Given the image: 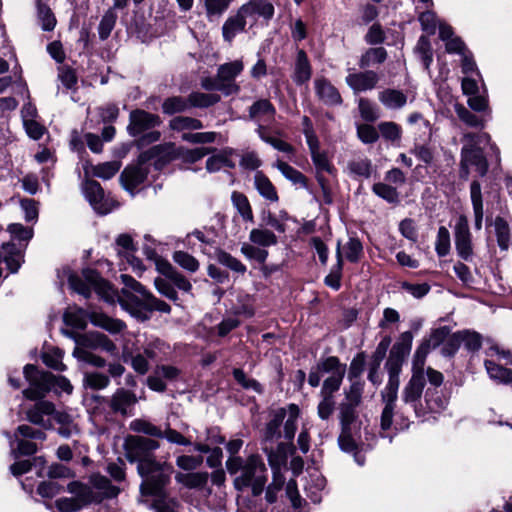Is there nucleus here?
<instances>
[{
	"label": "nucleus",
	"mask_w": 512,
	"mask_h": 512,
	"mask_svg": "<svg viewBox=\"0 0 512 512\" xmlns=\"http://www.w3.org/2000/svg\"><path fill=\"white\" fill-rule=\"evenodd\" d=\"M326 479L318 474H310L304 487L306 496L314 503L318 504L322 500V491L325 488Z\"/></svg>",
	"instance_id": "72a5a7b5"
},
{
	"label": "nucleus",
	"mask_w": 512,
	"mask_h": 512,
	"mask_svg": "<svg viewBox=\"0 0 512 512\" xmlns=\"http://www.w3.org/2000/svg\"><path fill=\"white\" fill-rule=\"evenodd\" d=\"M413 338L414 336L411 331L401 333L393 344L385 363V369L388 373V381L381 392V399L384 403V407L380 416V428L383 433L392 430L394 409L400 384L399 377L403 364L411 352Z\"/></svg>",
	"instance_id": "f257e3e1"
},
{
	"label": "nucleus",
	"mask_w": 512,
	"mask_h": 512,
	"mask_svg": "<svg viewBox=\"0 0 512 512\" xmlns=\"http://www.w3.org/2000/svg\"><path fill=\"white\" fill-rule=\"evenodd\" d=\"M160 447L159 442L143 436H128L125 441L127 459L133 463L141 464L142 461H153V452Z\"/></svg>",
	"instance_id": "f8f14e48"
},
{
	"label": "nucleus",
	"mask_w": 512,
	"mask_h": 512,
	"mask_svg": "<svg viewBox=\"0 0 512 512\" xmlns=\"http://www.w3.org/2000/svg\"><path fill=\"white\" fill-rule=\"evenodd\" d=\"M336 258V264L331 268L330 273L325 277L324 283L328 287L337 291L341 287V277L343 269V256L340 248V242H338L337 244Z\"/></svg>",
	"instance_id": "58836bf2"
},
{
	"label": "nucleus",
	"mask_w": 512,
	"mask_h": 512,
	"mask_svg": "<svg viewBox=\"0 0 512 512\" xmlns=\"http://www.w3.org/2000/svg\"><path fill=\"white\" fill-rule=\"evenodd\" d=\"M286 408H279L272 414V418L268 421L264 431V439L266 441H272L281 437L280 428L286 418Z\"/></svg>",
	"instance_id": "473e14b6"
},
{
	"label": "nucleus",
	"mask_w": 512,
	"mask_h": 512,
	"mask_svg": "<svg viewBox=\"0 0 512 512\" xmlns=\"http://www.w3.org/2000/svg\"><path fill=\"white\" fill-rule=\"evenodd\" d=\"M38 18L44 31H52L56 26V18L48 5L39 2L37 4Z\"/></svg>",
	"instance_id": "774afa93"
},
{
	"label": "nucleus",
	"mask_w": 512,
	"mask_h": 512,
	"mask_svg": "<svg viewBox=\"0 0 512 512\" xmlns=\"http://www.w3.org/2000/svg\"><path fill=\"white\" fill-rule=\"evenodd\" d=\"M245 18L255 16L270 20L274 16V6L266 0H250L238 9Z\"/></svg>",
	"instance_id": "412c9836"
},
{
	"label": "nucleus",
	"mask_w": 512,
	"mask_h": 512,
	"mask_svg": "<svg viewBox=\"0 0 512 512\" xmlns=\"http://www.w3.org/2000/svg\"><path fill=\"white\" fill-rule=\"evenodd\" d=\"M274 166L293 184L300 185L303 188L307 187V177L293 166L281 160H278Z\"/></svg>",
	"instance_id": "a19ab883"
},
{
	"label": "nucleus",
	"mask_w": 512,
	"mask_h": 512,
	"mask_svg": "<svg viewBox=\"0 0 512 512\" xmlns=\"http://www.w3.org/2000/svg\"><path fill=\"white\" fill-rule=\"evenodd\" d=\"M162 112L166 115H174L189 109L188 97L172 96L164 99L161 105Z\"/></svg>",
	"instance_id": "8fccbe9b"
},
{
	"label": "nucleus",
	"mask_w": 512,
	"mask_h": 512,
	"mask_svg": "<svg viewBox=\"0 0 512 512\" xmlns=\"http://www.w3.org/2000/svg\"><path fill=\"white\" fill-rule=\"evenodd\" d=\"M120 278L124 287L121 290L119 303L133 317L146 321L150 318V313L153 311L170 313L171 308L169 304L156 298L132 276L122 274Z\"/></svg>",
	"instance_id": "f03ea898"
},
{
	"label": "nucleus",
	"mask_w": 512,
	"mask_h": 512,
	"mask_svg": "<svg viewBox=\"0 0 512 512\" xmlns=\"http://www.w3.org/2000/svg\"><path fill=\"white\" fill-rule=\"evenodd\" d=\"M232 0H203L205 14L210 22L220 19L228 10Z\"/></svg>",
	"instance_id": "37998d69"
},
{
	"label": "nucleus",
	"mask_w": 512,
	"mask_h": 512,
	"mask_svg": "<svg viewBox=\"0 0 512 512\" xmlns=\"http://www.w3.org/2000/svg\"><path fill=\"white\" fill-rule=\"evenodd\" d=\"M253 185L258 194L267 202L273 204L279 201V195L275 185L262 171L258 170L254 174Z\"/></svg>",
	"instance_id": "393cba45"
},
{
	"label": "nucleus",
	"mask_w": 512,
	"mask_h": 512,
	"mask_svg": "<svg viewBox=\"0 0 512 512\" xmlns=\"http://www.w3.org/2000/svg\"><path fill=\"white\" fill-rule=\"evenodd\" d=\"M102 401L107 403L114 414L121 416L132 415V410L137 403L136 394L125 388H118L110 398L102 397Z\"/></svg>",
	"instance_id": "2eb2a0df"
},
{
	"label": "nucleus",
	"mask_w": 512,
	"mask_h": 512,
	"mask_svg": "<svg viewBox=\"0 0 512 512\" xmlns=\"http://www.w3.org/2000/svg\"><path fill=\"white\" fill-rule=\"evenodd\" d=\"M70 288L76 293L89 298L92 290L106 301L113 300L114 290L110 283L104 280L100 273L91 268L83 269L82 275L71 273L68 277Z\"/></svg>",
	"instance_id": "6e6552de"
},
{
	"label": "nucleus",
	"mask_w": 512,
	"mask_h": 512,
	"mask_svg": "<svg viewBox=\"0 0 512 512\" xmlns=\"http://www.w3.org/2000/svg\"><path fill=\"white\" fill-rule=\"evenodd\" d=\"M12 448L11 453L14 458L19 456H31L38 450V446L33 440L17 437L14 441L10 442Z\"/></svg>",
	"instance_id": "3c124183"
},
{
	"label": "nucleus",
	"mask_w": 512,
	"mask_h": 512,
	"mask_svg": "<svg viewBox=\"0 0 512 512\" xmlns=\"http://www.w3.org/2000/svg\"><path fill=\"white\" fill-rule=\"evenodd\" d=\"M276 114L274 105L268 99H259L255 101L248 109L249 119L259 121L261 117L267 116L273 119Z\"/></svg>",
	"instance_id": "e433bc0d"
},
{
	"label": "nucleus",
	"mask_w": 512,
	"mask_h": 512,
	"mask_svg": "<svg viewBox=\"0 0 512 512\" xmlns=\"http://www.w3.org/2000/svg\"><path fill=\"white\" fill-rule=\"evenodd\" d=\"M137 471L142 477L141 494L162 497L165 487L170 482L173 466L155 459L153 461H142L141 464L137 465Z\"/></svg>",
	"instance_id": "423d86ee"
},
{
	"label": "nucleus",
	"mask_w": 512,
	"mask_h": 512,
	"mask_svg": "<svg viewBox=\"0 0 512 512\" xmlns=\"http://www.w3.org/2000/svg\"><path fill=\"white\" fill-rule=\"evenodd\" d=\"M169 129L176 132L201 130L204 125L201 120L189 116H175L168 123Z\"/></svg>",
	"instance_id": "c9c22d12"
},
{
	"label": "nucleus",
	"mask_w": 512,
	"mask_h": 512,
	"mask_svg": "<svg viewBox=\"0 0 512 512\" xmlns=\"http://www.w3.org/2000/svg\"><path fill=\"white\" fill-rule=\"evenodd\" d=\"M220 100L221 97L213 93L195 91L188 95L189 108H209L217 104Z\"/></svg>",
	"instance_id": "79ce46f5"
},
{
	"label": "nucleus",
	"mask_w": 512,
	"mask_h": 512,
	"mask_svg": "<svg viewBox=\"0 0 512 512\" xmlns=\"http://www.w3.org/2000/svg\"><path fill=\"white\" fill-rule=\"evenodd\" d=\"M55 406L49 401H38L33 407L27 411V419L29 422L35 425H39L42 428L50 429L52 422L50 417L54 415Z\"/></svg>",
	"instance_id": "a211bd4d"
},
{
	"label": "nucleus",
	"mask_w": 512,
	"mask_h": 512,
	"mask_svg": "<svg viewBox=\"0 0 512 512\" xmlns=\"http://www.w3.org/2000/svg\"><path fill=\"white\" fill-rule=\"evenodd\" d=\"M177 482L183 484L188 488H202L207 484V472H194V473H177L175 476Z\"/></svg>",
	"instance_id": "09e8293b"
},
{
	"label": "nucleus",
	"mask_w": 512,
	"mask_h": 512,
	"mask_svg": "<svg viewBox=\"0 0 512 512\" xmlns=\"http://www.w3.org/2000/svg\"><path fill=\"white\" fill-rule=\"evenodd\" d=\"M243 68V62L241 60H235L222 64L217 69V75L223 86L233 85L236 87L234 94L240 91V87L235 82V78L243 71Z\"/></svg>",
	"instance_id": "a878e982"
},
{
	"label": "nucleus",
	"mask_w": 512,
	"mask_h": 512,
	"mask_svg": "<svg viewBox=\"0 0 512 512\" xmlns=\"http://www.w3.org/2000/svg\"><path fill=\"white\" fill-rule=\"evenodd\" d=\"M67 492L74 495V498L82 508L91 504H99L100 499L94 494V488L90 483L72 481L67 485Z\"/></svg>",
	"instance_id": "aec40b11"
},
{
	"label": "nucleus",
	"mask_w": 512,
	"mask_h": 512,
	"mask_svg": "<svg viewBox=\"0 0 512 512\" xmlns=\"http://www.w3.org/2000/svg\"><path fill=\"white\" fill-rule=\"evenodd\" d=\"M454 240L457 255L464 261H472L474 256L472 234L468 218L460 215L454 226Z\"/></svg>",
	"instance_id": "ddd939ff"
},
{
	"label": "nucleus",
	"mask_w": 512,
	"mask_h": 512,
	"mask_svg": "<svg viewBox=\"0 0 512 512\" xmlns=\"http://www.w3.org/2000/svg\"><path fill=\"white\" fill-rule=\"evenodd\" d=\"M379 81L380 75L371 69L350 72L345 77L346 84L355 94L375 89L378 86Z\"/></svg>",
	"instance_id": "dca6fc26"
},
{
	"label": "nucleus",
	"mask_w": 512,
	"mask_h": 512,
	"mask_svg": "<svg viewBox=\"0 0 512 512\" xmlns=\"http://www.w3.org/2000/svg\"><path fill=\"white\" fill-rule=\"evenodd\" d=\"M378 132L382 138L392 144H399L402 138V128L393 121H383L378 124Z\"/></svg>",
	"instance_id": "a18cd8bd"
},
{
	"label": "nucleus",
	"mask_w": 512,
	"mask_h": 512,
	"mask_svg": "<svg viewBox=\"0 0 512 512\" xmlns=\"http://www.w3.org/2000/svg\"><path fill=\"white\" fill-rule=\"evenodd\" d=\"M130 429L136 433H142L151 437L163 438V431L145 419H134L130 423Z\"/></svg>",
	"instance_id": "6e6d98bb"
},
{
	"label": "nucleus",
	"mask_w": 512,
	"mask_h": 512,
	"mask_svg": "<svg viewBox=\"0 0 512 512\" xmlns=\"http://www.w3.org/2000/svg\"><path fill=\"white\" fill-rule=\"evenodd\" d=\"M311 160L316 170V180L322 191H327V180L323 173L335 175L336 168L330 160L327 151L321 150L320 141L308 145Z\"/></svg>",
	"instance_id": "4468645a"
},
{
	"label": "nucleus",
	"mask_w": 512,
	"mask_h": 512,
	"mask_svg": "<svg viewBox=\"0 0 512 512\" xmlns=\"http://www.w3.org/2000/svg\"><path fill=\"white\" fill-rule=\"evenodd\" d=\"M379 102L389 110L402 109L407 103V95L398 89L386 88L378 93Z\"/></svg>",
	"instance_id": "bb28decb"
},
{
	"label": "nucleus",
	"mask_w": 512,
	"mask_h": 512,
	"mask_svg": "<svg viewBox=\"0 0 512 512\" xmlns=\"http://www.w3.org/2000/svg\"><path fill=\"white\" fill-rule=\"evenodd\" d=\"M311 76L312 66L307 53L303 49H299L296 53V60L292 75L293 82L297 86H301L307 83L311 79Z\"/></svg>",
	"instance_id": "b1692460"
},
{
	"label": "nucleus",
	"mask_w": 512,
	"mask_h": 512,
	"mask_svg": "<svg viewBox=\"0 0 512 512\" xmlns=\"http://www.w3.org/2000/svg\"><path fill=\"white\" fill-rule=\"evenodd\" d=\"M90 321L95 326H99L110 333H119L126 327L124 322L99 313H92L90 315Z\"/></svg>",
	"instance_id": "49530a36"
},
{
	"label": "nucleus",
	"mask_w": 512,
	"mask_h": 512,
	"mask_svg": "<svg viewBox=\"0 0 512 512\" xmlns=\"http://www.w3.org/2000/svg\"><path fill=\"white\" fill-rule=\"evenodd\" d=\"M231 202L242 217L243 221L251 223L254 222L251 204L244 193L233 191L231 194Z\"/></svg>",
	"instance_id": "4c0bfd02"
},
{
	"label": "nucleus",
	"mask_w": 512,
	"mask_h": 512,
	"mask_svg": "<svg viewBox=\"0 0 512 512\" xmlns=\"http://www.w3.org/2000/svg\"><path fill=\"white\" fill-rule=\"evenodd\" d=\"M353 403L342 401L339 405V420L341 428L350 429L357 418V407Z\"/></svg>",
	"instance_id": "4d7b16f0"
},
{
	"label": "nucleus",
	"mask_w": 512,
	"mask_h": 512,
	"mask_svg": "<svg viewBox=\"0 0 512 512\" xmlns=\"http://www.w3.org/2000/svg\"><path fill=\"white\" fill-rule=\"evenodd\" d=\"M466 144L461 148L460 158L469 166L475 167L481 177H484L489 169L488 161L479 147L481 143H490L491 137L486 132L466 133L463 135Z\"/></svg>",
	"instance_id": "1a4fd4ad"
},
{
	"label": "nucleus",
	"mask_w": 512,
	"mask_h": 512,
	"mask_svg": "<svg viewBox=\"0 0 512 512\" xmlns=\"http://www.w3.org/2000/svg\"><path fill=\"white\" fill-rule=\"evenodd\" d=\"M161 124L159 115L143 109H134L129 114L127 132L136 138L137 147L143 148L160 140L161 132L155 128Z\"/></svg>",
	"instance_id": "0eeeda50"
},
{
	"label": "nucleus",
	"mask_w": 512,
	"mask_h": 512,
	"mask_svg": "<svg viewBox=\"0 0 512 512\" xmlns=\"http://www.w3.org/2000/svg\"><path fill=\"white\" fill-rule=\"evenodd\" d=\"M484 365L491 379L503 384H508L512 382L511 369L498 365L492 360H486Z\"/></svg>",
	"instance_id": "de8ad7c7"
},
{
	"label": "nucleus",
	"mask_w": 512,
	"mask_h": 512,
	"mask_svg": "<svg viewBox=\"0 0 512 512\" xmlns=\"http://www.w3.org/2000/svg\"><path fill=\"white\" fill-rule=\"evenodd\" d=\"M470 198L474 213V227L476 230H481L484 216L483 197L481 184L477 180H473L470 184Z\"/></svg>",
	"instance_id": "c85d7f7f"
},
{
	"label": "nucleus",
	"mask_w": 512,
	"mask_h": 512,
	"mask_svg": "<svg viewBox=\"0 0 512 512\" xmlns=\"http://www.w3.org/2000/svg\"><path fill=\"white\" fill-rule=\"evenodd\" d=\"M314 90L318 99L327 106H339L343 102L338 89L325 77L314 80Z\"/></svg>",
	"instance_id": "f3484780"
},
{
	"label": "nucleus",
	"mask_w": 512,
	"mask_h": 512,
	"mask_svg": "<svg viewBox=\"0 0 512 512\" xmlns=\"http://www.w3.org/2000/svg\"><path fill=\"white\" fill-rule=\"evenodd\" d=\"M372 191L375 195L382 198L390 204L399 202V192L395 187L387 183L378 182L372 186Z\"/></svg>",
	"instance_id": "e2e57ef3"
},
{
	"label": "nucleus",
	"mask_w": 512,
	"mask_h": 512,
	"mask_svg": "<svg viewBox=\"0 0 512 512\" xmlns=\"http://www.w3.org/2000/svg\"><path fill=\"white\" fill-rule=\"evenodd\" d=\"M425 382V378L422 379L420 392L418 393V396H416L412 401L405 399V387L403 388L401 394L402 401L413 408L414 413L418 418H424L429 413H440L446 408L448 404V400L443 395L441 389L437 388H427L424 399L422 400V393L425 387Z\"/></svg>",
	"instance_id": "9d476101"
},
{
	"label": "nucleus",
	"mask_w": 512,
	"mask_h": 512,
	"mask_svg": "<svg viewBox=\"0 0 512 512\" xmlns=\"http://www.w3.org/2000/svg\"><path fill=\"white\" fill-rule=\"evenodd\" d=\"M289 416L284 423V438L292 441L297 430V420L300 416V409L296 404L288 406Z\"/></svg>",
	"instance_id": "052dcab7"
},
{
	"label": "nucleus",
	"mask_w": 512,
	"mask_h": 512,
	"mask_svg": "<svg viewBox=\"0 0 512 512\" xmlns=\"http://www.w3.org/2000/svg\"><path fill=\"white\" fill-rule=\"evenodd\" d=\"M75 341L76 347L74 348L73 356L79 361L97 368L105 367L106 361L101 356L95 354L94 351H104L112 356L118 353L114 342L103 333L87 332L78 335Z\"/></svg>",
	"instance_id": "20e7f679"
},
{
	"label": "nucleus",
	"mask_w": 512,
	"mask_h": 512,
	"mask_svg": "<svg viewBox=\"0 0 512 512\" xmlns=\"http://www.w3.org/2000/svg\"><path fill=\"white\" fill-rule=\"evenodd\" d=\"M246 24V18L237 10V13L228 17L222 26L223 39L231 43L237 34L245 31Z\"/></svg>",
	"instance_id": "cd10ccee"
},
{
	"label": "nucleus",
	"mask_w": 512,
	"mask_h": 512,
	"mask_svg": "<svg viewBox=\"0 0 512 512\" xmlns=\"http://www.w3.org/2000/svg\"><path fill=\"white\" fill-rule=\"evenodd\" d=\"M345 373L336 372L334 375L327 377L322 384L320 396L335 397V393L339 391Z\"/></svg>",
	"instance_id": "680f3d73"
},
{
	"label": "nucleus",
	"mask_w": 512,
	"mask_h": 512,
	"mask_svg": "<svg viewBox=\"0 0 512 512\" xmlns=\"http://www.w3.org/2000/svg\"><path fill=\"white\" fill-rule=\"evenodd\" d=\"M251 243L262 248L274 246L277 244V236L273 231L266 228H254L249 233Z\"/></svg>",
	"instance_id": "ea45409f"
},
{
	"label": "nucleus",
	"mask_w": 512,
	"mask_h": 512,
	"mask_svg": "<svg viewBox=\"0 0 512 512\" xmlns=\"http://www.w3.org/2000/svg\"><path fill=\"white\" fill-rule=\"evenodd\" d=\"M83 192L94 210L98 213L107 214L110 212L106 204L104 190L99 182L91 179L86 180L83 185Z\"/></svg>",
	"instance_id": "6ab92c4d"
},
{
	"label": "nucleus",
	"mask_w": 512,
	"mask_h": 512,
	"mask_svg": "<svg viewBox=\"0 0 512 512\" xmlns=\"http://www.w3.org/2000/svg\"><path fill=\"white\" fill-rule=\"evenodd\" d=\"M90 484L94 488V494L100 499L99 504L106 499L116 498L120 493L117 486L113 485L107 477L99 474L90 477Z\"/></svg>",
	"instance_id": "5701e85b"
},
{
	"label": "nucleus",
	"mask_w": 512,
	"mask_h": 512,
	"mask_svg": "<svg viewBox=\"0 0 512 512\" xmlns=\"http://www.w3.org/2000/svg\"><path fill=\"white\" fill-rule=\"evenodd\" d=\"M169 351V345L160 339H154L147 343L144 354L151 360H161Z\"/></svg>",
	"instance_id": "0e129e2a"
},
{
	"label": "nucleus",
	"mask_w": 512,
	"mask_h": 512,
	"mask_svg": "<svg viewBox=\"0 0 512 512\" xmlns=\"http://www.w3.org/2000/svg\"><path fill=\"white\" fill-rule=\"evenodd\" d=\"M4 262L11 273H16L23 262V252L14 243L5 242L0 246V263Z\"/></svg>",
	"instance_id": "4be33fe9"
},
{
	"label": "nucleus",
	"mask_w": 512,
	"mask_h": 512,
	"mask_svg": "<svg viewBox=\"0 0 512 512\" xmlns=\"http://www.w3.org/2000/svg\"><path fill=\"white\" fill-rule=\"evenodd\" d=\"M497 244L501 250H507L510 242V228L506 220L496 217L494 221Z\"/></svg>",
	"instance_id": "13d9d810"
},
{
	"label": "nucleus",
	"mask_w": 512,
	"mask_h": 512,
	"mask_svg": "<svg viewBox=\"0 0 512 512\" xmlns=\"http://www.w3.org/2000/svg\"><path fill=\"white\" fill-rule=\"evenodd\" d=\"M173 260L177 265L190 273H194L199 269L198 260L188 252L175 251Z\"/></svg>",
	"instance_id": "338daca9"
},
{
	"label": "nucleus",
	"mask_w": 512,
	"mask_h": 512,
	"mask_svg": "<svg viewBox=\"0 0 512 512\" xmlns=\"http://www.w3.org/2000/svg\"><path fill=\"white\" fill-rule=\"evenodd\" d=\"M264 453L267 455L268 463L272 470L282 469L286 464V445L282 442L278 443L275 449L265 447Z\"/></svg>",
	"instance_id": "c03bdc74"
},
{
	"label": "nucleus",
	"mask_w": 512,
	"mask_h": 512,
	"mask_svg": "<svg viewBox=\"0 0 512 512\" xmlns=\"http://www.w3.org/2000/svg\"><path fill=\"white\" fill-rule=\"evenodd\" d=\"M430 349L431 346L423 339L415 350L412 360V376L405 385V399L408 401L415 399L420 392L422 379L425 378L424 366Z\"/></svg>",
	"instance_id": "9b49d317"
},
{
	"label": "nucleus",
	"mask_w": 512,
	"mask_h": 512,
	"mask_svg": "<svg viewBox=\"0 0 512 512\" xmlns=\"http://www.w3.org/2000/svg\"><path fill=\"white\" fill-rule=\"evenodd\" d=\"M387 58L388 53L384 47H371L362 53L358 65L361 69H368L383 64Z\"/></svg>",
	"instance_id": "c756f323"
},
{
	"label": "nucleus",
	"mask_w": 512,
	"mask_h": 512,
	"mask_svg": "<svg viewBox=\"0 0 512 512\" xmlns=\"http://www.w3.org/2000/svg\"><path fill=\"white\" fill-rule=\"evenodd\" d=\"M23 374L30 386L23 391L24 396L30 400H39L43 398L50 390H60L70 394L73 386L70 381L63 376H55L48 371H40L32 364L24 367Z\"/></svg>",
	"instance_id": "39448f33"
},
{
	"label": "nucleus",
	"mask_w": 512,
	"mask_h": 512,
	"mask_svg": "<svg viewBox=\"0 0 512 512\" xmlns=\"http://www.w3.org/2000/svg\"><path fill=\"white\" fill-rule=\"evenodd\" d=\"M226 469L235 476L234 487L238 491L251 488L254 496L260 495L267 482V468L261 456L252 454L246 459L230 457L226 461Z\"/></svg>",
	"instance_id": "7ed1b4c3"
},
{
	"label": "nucleus",
	"mask_w": 512,
	"mask_h": 512,
	"mask_svg": "<svg viewBox=\"0 0 512 512\" xmlns=\"http://www.w3.org/2000/svg\"><path fill=\"white\" fill-rule=\"evenodd\" d=\"M172 148H173L172 143L155 145V146L151 147L150 149L143 151L139 155L138 161L140 164H145L153 159H157L158 161L164 160V162H167V161L171 160V157H169V155H170Z\"/></svg>",
	"instance_id": "f704fd0d"
},
{
	"label": "nucleus",
	"mask_w": 512,
	"mask_h": 512,
	"mask_svg": "<svg viewBox=\"0 0 512 512\" xmlns=\"http://www.w3.org/2000/svg\"><path fill=\"white\" fill-rule=\"evenodd\" d=\"M347 171L353 178L368 179L372 175V161L367 157H356L347 163Z\"/></svg>",
	"instance_id": "2f4dec72"
},
{
	"label": "nucleus",
	"mask_w": 512,
	"mask_h": 512,
	"mask_svg": "<svg viewBox=\"0 0 512 512\" xmlns=\"http://www.w3.org/2000/svg\"><path fill=\"white\" fill-rule=\"evenodd\" d=\"M343 250L346 259L351 263L359 262L363 255V245L357 237H350Z\"/></svg>",
	"instance_id": "69168bd1"
},
{
	"label": "nucleus",
	"mask_w": 512,
	"mask_h": 512,
	"mask_svg": "<svg viewBox=\"0 0 512 512\" xmlns=\"http://www.w3.org/2000/svg\"><path fill=\"white\" fill-rule=\"evenodd\" d=\"M54 420L60 425L58 433L64 437L69 438L73 434L78 433L77 425L74 423L72 417L65 412H54Z\"/></svg>",
	"instance_id": "603ef678"
},
{
	"label": "nucleus",
	"mask_w": 512,
	"mask_h": 512,
	"mask_svg": "<svg viewBox=\"0 0 512 512\" xmlns=\"http://www.w3.org/2000/svg\"><path fill=\"white\" fill-rule=\"evenodd\" d=\"M146 178L147 172L140 166L126 167L120 175L123 186L127 190L137 188L145 182Z\"/></svg>",
	"instance_id": "7c9ffc66"
},
{
	"label": "nucleus",
	"mask_w": 512,
	"mask_h": 512,
	"mask_svg": "<svg viewBox=\"0 0 512 512\" xmlns=\"http://www.w3.org/2000/svg\"><path fill=\"white\" fill-rule=\"evenodd\" d=\"M64 321L73 328L83 330L87 326L88 313L82 308L69 309L64 313Z\"/></svg>",
	"instance_id": "5fc2aeb1"
},
{
	"label": "nucleus",
	"mask_w": 512,
	"mask_h": 512,
	"mask_svg": "<svg viewBox=\"0 0 512 512\" xmlns=\"http://www.w3.org/2000/svg\"><path fill=\"white\" fill-rule=\"evenodd\" d=\"M84 386L93 390H102L109 386L110 378L100 372H86L83 377Z\"/></svg>",
	"instance_id": "bf43d9fd"
},
{
	"label": "nucleus",
	"mask_w": 512,
	"mask_h": 512,
	"mask_svg": "<svg viewBox=\"0 0 512 512\" xmlns=\"http://www.w3.org/2000/svg\"><path fill=\"white\" fill-rule=\"evenodd\" d=\"M117 21V14L115 8H109L102 16L98 25V35L100 40L105 41L111 35Z\"/></svg>",
	"instance_id": "864d4df0"
}]
</instances>
